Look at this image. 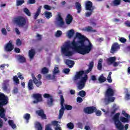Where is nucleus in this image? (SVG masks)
I'll return each instance as SVG.
<instances>
[{
    "instance_id": "nucleus-11",
    "label": "nucleus",
    "mask_w": 130,
    "mask_h": 130,
    "mask_svg": "<svg viewBox=\"0 0 130 130\" xmlns=\"http://www.w3.org/2000/svg\"><path fill=\"white\" fill-rule=\"evenodd\" d=\"M32 97L36 100V101H33V103L35 104L42 101V95L40 93H34L32 94Z\"/></svg>"
},
{
    "instance_id": "nucleus-22",
    "label": "nucleus",
    "mask_w": 130,
    "mask_h": 130,
    "mask_svg": "<svg viewBox=\"0 0 130 130\" xmlns=\"http://www.w3.org/2000/svg\"><path fill=\"white\" fill-rule=\"evenodd\" d=\"M66 64L68 66L69 68H73V67H74V65L75 64V62L70 59H67L66 60Z\"/></svg>"
},
{
    "instance_id": "nucleus-44",
    "label": "nucleus",
    "mask_w": 130,
    "mask_h": 130,
    "mask_svg": "<svg viewBox=\"0 0 130 130\" xmlns=\"http://www.w3.org/2000/svg\"><path fill=\"white\" fill-rule=\"evenodd\" d=\"M62 35V32L60 30H57L55 34L56 37H60Z\"/></svg>"
},
{
    "instance_id": "nucleus-50",
    "label": "nucleus",
    "mask_w": 130,
    "mask_h": 130,
    "mask_svg": "<svg viewBox=\"0 0 130 130\" xmlns=\"http://www.w3.org/2000/svg\"><path fill=\"white\" fill-rule=\"evenodd\" d=\"M77 125L78 126V127L79 128H81V129H83V123L81 122H79L77 123Z\"/></svg>"
},
{
    "instance_id": "nucleus-30",
    "label": "nucleus",
    "mask_w": 130,
    "mask_h": 130,
    "mask_svg": "<svg viewBox=\"0 0 130 130\" xmlns=\"http://www.w3.org/2000/svg\"><path fill=\"white\" fill-rule=\"evenodd\" d=\"M103 62V60L102 59H100L98 61V70L99 71H101L102 70V62Z\"/></svg>"
},
{
    "instance_id": "nucleus-2",
    "label": "nucleus",
    "mask_w": 130,
    "mask_h": 130,
    "mask_svg": "<svg viewBox=\"0 0 130 130\" xmlns=\"http://www.w3.org/2000/svg\"><path fill=\"white\" fill-rule=\"evenodd\" d=\"M87 74L88 73H86V71L80 70L76 72V75L73 78L75 82L78 81V80H80L77 83L79 90H82L85 87V85L88 78Z\"/></svg>"
},
{
    "instance_id": "nucleus-21",
    "label": "nucleus",
    "mask_w": 130,
    "mask_h": 130,
    "mask_svg": "<svg viewBox=\"0 0 130 130\" xmlns=\"http://www.w3.org/2000/svg\"><path fill=\"white\" fill-rule=\"evenodd\" d=\"M27 87L28 90L30 91L34 89V86L33 85V79H30L29 80L27 84Z\"/></svg>"
},
{
    "instance_id": "nucleus-64",
    "label": "nucleus",
    "mask_w": 130,
    "mask_h": 130,
    "mask_svg": "<svg viewBox=\"0 0 130 130\" xmlns=\"http://www.w3.org/2000/svg\"><path fill=\"white\" fill-rule=\"evenodd\" d=\"M45 130H52V129L51 127H50V126H49V125H47L45 128Z\"/></svg>"
},
{
    "instance_id": "nucleus-34",
    "label": "nucleus",
    "mask_w": 130,
    "mask_h": 130,
    "mask_svg": "<svg viewBox=\"0 0 130 130\" xmlns=\"http://www.w3.org/2000/svg\"><path fill=\"white\" fill-rule=\"evenodd\" d=\"M121 3V1L120 0H113V4L114 7H116L117 6H119Z\"/></svg>"
},
{
    "instance_id": "nucleus-36",
    "label": "nucleus",
    "mask_w": 130,
    "mask_h": 130,
    "mask_svg": "<svg viewBox=\"0 0 130 130\" xmlns=\"http://www.w3.org/2000/svg\"><path fill=\"white\" fill-rule=\"evenodd\" d=\"M8 123L11 127H12L14 129L16 128L17 127V126L14 123V121L13 120H9Z\"/></svg>"
},
{
    "instance_id": "nucleus-47",
    "label": "nucleus",
    "mask_w": 130,
    "mask_h": 130,
    "mask_svg": "<svg viewBox=\"0 0 130 130\" xmlns=\"http://www.w3.org/2000/svg\"><path fill=\"white\" fill-rule=\"evenodd\" d=\"M89 11H90V12H86L85 13L86 17H90L91 15H92L93 12L94 11H92V10H89Z\"/></svg>"
},
{
    "instance_id": "nucleus-7",
    "label": "nucleus",
    "mask_w": 130,
    "mask_h": 130,
    "mask_svg": "<svg viewBox=\"0 0 130 130\" xmlns=\"http://www.w3.org/2000/svg\"><path fill=\"white\" fill-rule=\"evenodd\" d=\"M122 114L124 117L121 116L120 117V122H123L125 123V122H129L130 121V115L129 114L126 113L125 111L123 110L122 111Z\"/></svg>"
},
{
    "instance_id": "nucleus-27",
    "label": "nucleus",
    "mask_w": 130,
    "mask_h": 130,
    "mask_svg": "<svg viewBox=\"0 0 130 130\" xmlns=\"http://www.w3.org/2000/svg\"><path fill=\"white\" fill-rule=\"evenodd\" d=\"M41 6H40L38 9L37 11L34 16V19L35 20H36V19H37V18H38V16H39V15L40 14V13H41Z\"/></svg>"
},
{
    "instance_id": "nucleus-1",
    "label": "nucleus",
    "mask_w": 130,
    "mask_h": 130,
    "mask_svg": "<svg viewBox=\"0 0 130 130\" xmlns=\"http://www.w3.org/2000/svg\"><path fill=\"white\" fill-rule=\"evenodd\" d=\"M76 36L78 38V41L76 42L74 40L71 43L70 41L66 42L61 47V52L66 56H72L75 54V51L77 53L85 55V54L90 53L92 50L93 44L88 38L79 32H77Z\"/></svg>"
},
{
    "instance_id": "nucleus-12",
    "label": "nucleus",
    "mask_w": 130,
    "mask_h": 130,
    "mask_svg": "<svg viewBox=\"0 0 130 130\" xmlns=\"http://www.w3.org/2000/svg\"><path fill=\"white\" fill-rule=\"evenodd\" d=\"M5 49L7 52H10L14 49V46L13 45V42L11 41H10L5 47Z\"/></svg>"
},
{
    "instance_id": "nucleus-40",
    "label": "nucleus",
    "mask_w": 130,
    "mask_h": 130,
    "mask_svg": "<svg viewBox=\"0 0 130 130\" xmlns=\"http://www.w3.org/2000/svg\"><path fill=\"white\" fill-rule=\"evenodd\" d=\"M23 11H24V12L26 14V15H27V16H28L29 17L31 16V13L30 12L28 8H24L23 9Z\"/></svg>"
},
{
    "instance_id": "nucleus-55",
    "label": "nucleus",
    "mask_w": 130,
    "mask_h": 130,
    "mask_svg": "<svg viewBox=\"0 0 130 130\" xmlns=\"http://www.w3.org/2000/svg\"><path fill=\"white\" fill-rule=\"evenodd\" d=\"M77 102H78V103H82V102H83V98L81 97L77 98Z\"/></svg>"
},
{
    "instance_id": "nucleus-23",
    "label": "nucleus",
    "mask_w": 130,
    "mask_h": 130,
    "mask_svg": "<svg viewBox=\"0 0 130 130\" xmlns=\"http://www.w3.org/2000/svg\"><path fill=\"white\" fill-rule=\"evenodd\" d=\"M94 67V62L91 61L89 64V67L88 69L85 71L86 74H89L90 72L93 70V67Z\"/></svg>"
},
{
    "instance_id": "nucleus-24",
    "label": "nucleus",
    "mask_w": 130,
    "mask_h": 130,
    "mask_svg": "<svg viewBox=\"0 0 130 130\" xmlns=\"http://www.w3.org/2000/svg\"><path fill=\"white\" fill-rule=\"evenodd\" d=\"M18 60L21 63H24V62H26V58H25L24 56L19 55L18 56Z\"/></svg>"
},
{
    "instance_id": "nucleus-52",
    "label": "nucleus",
    "mask_w": 130,
    "mask_h": 130,
    "mask_svg": "<svg viewBox=\"0 0 130 130\" xmlns=\"http://www.w3.org/2000/svg\"><path fill=\"white\" fill-rule=\"evenodd\" d=\"M70 69L69 68H66L63 70V73L66 74L67 75H68V74L70 73Z\"/></svg>"
},
{
    "instance_id": "nucleus-35",
    "label": "nucleus",
    "mask_w": 130,
    "mask_h": 130,
    "mask_svg": "<svg viewBox=\"0 0 130 130\" xmlns=\"http://www.w3.org/2000/svg\"><path fill=\"white\" fill-rule=\"evenodd\" d=\"M67 126L69 129H74V127H75L74 123L71 122L67 124Z\"/></svg>"
},
{
    "instance_id": "nucleus-48",
    "label": "nucleus",
    "mask_w": 130,
    "mask_h": 130,
    "mask_svg": "<svg viewBox=\"0 0 130 130\" xmlns=\"http://www.w3.org/2000/svg\"><path fill=\"white\" fill-rule=\"evenodd\" d=\"M114 100H115V98L114 97H108V101L109 102H114Z\"/></svg>"
},
{
    "instance_id": "nucleus-5",
    "label": "nucleus",
    "mask_w": 130,
    "mask_h": 130,
    "mask_svg": "<svg viewBox=\"0 0 130 130\" xmlns=\"http://www.w3.org/2000/svg\"><path fill=\"white\" fill-rule=\"evenodd\" d=\"M14 22L16 23L19 27H24V26H26L28 22V19L22 16H19L14 18Z\"/></svg>"
},
{
    "instance_id": "nucleus-16",
    "label": "nucleus",
    "mask_w": 130,
    "mask_h": 130,
    "mask_svg": "<svg viewBox=\"0 0 130 130\" xmlns=\"http://www.w3.org/2000/svg\"><path fill=\"white\" fill-rule=\"evenodd\" d=\"M36 113L39 116L41 117L42 119H46V115L44 114V111L43 110H37L36 111Z\"/></svg>"
},
{
    "instance_id": "nucleus-13",
    "label": "nucleus",
    "mask_w": 130,
    "mask_h": 130,
    "mask_svg": "<svg viewBox=\"0 0 130 130\" xmlns=\"http://www.w3.org/2000/svg\"><path fill=\"white\" fill-rule=\"evenodd\" d=\"M94 7H93V3L91 1H87L85 3L86 11H94Z\"/></svg>"
},
{
    "instance_id": "nucleus-51",
    "label": "nucleus",
    "mask_w": 130,
    "mask_h": 130,
    "mask_svg": "<svg viewBox=\"0 0 130 130\" xmlns=\"http://www.w3.org/2000/svg\"><path fill=\"white\" fill-rule=\"evenodd\" d=\"M44 8L45 10H47L48 11H50V10H51V7L49 5H44Z\"/></svg>"
},
{
    "instance_id": "nucleus-19",
    "label": "nucleus",
    "mask_w": 130,
    "mask_h": 130,
    "mask_svg": "<svg viewBox=\"0 0 130 130\" xmlns=\"http://www.w3.org/2000/svg\"><path fill=\"white\" fill-rule=\"evenodd\" d=\"M116 60V57H110L109 58H107L106 60L107 63L109 66H110V64H112L114 61Z\"/></svg>"
},
{
    "instance_id": "nucleus-6",
    "label": "nucleus",
    "mask_w": 130,
    "mask_h": 130,
    "mask_svg": "<svg viewBox=\"0 0 130 130\" xmlns=\"http://www.w3.org/2000/svg\"><path fill=\"white\" fill-rule=\"evenodd\" d=\"M32 79L33 80V82L34 84L37 86L38 87H40L41 85H42V82L41 81V78H42V76L41 74H39L38 75V79L35 77L34 74H31Z\"/></svg>"
},
{
    "instance_id": "nucleus-8",
    "label": "nucleus",
    "mask_w": 130,
    "mask_h": 130,
    "mask_svg": "<svg viewBox=\"0 0 130 130\" xmlns=\"http://www.w3.org/2000/svg\"><path fill=\"white\" fill-rule=\"evenodd\" d=\"M43 97L44 98H48L47 100V104L48 105L49 107L53 106V101H54V100L53 99V96H52V95H51L49 93H44Z\"/></svg>"
},
{
    "instance_id": "nucleus-3",
    "label": "nucleus",
    "mask_w": 130,
    "mask_h": 130,
    "mask_svg": "<svg viewBox=\"0 0 130 130\" xmlns=\"http://www.w3.org/2000/svg\"><path fill=\"white\" fill-rule=\"evenodd\" d=\"M60 105L61 108L59 111V115L58 116V119H61L62 118V116H63V114H64V110L66 109L67 110H72L73 109V106L69 105H64V98H63V95H60Z\"/></svg>"
},
{
    "instance_id": "nucleus-43",
    "label": "nucleus",
    "mask_w": 130,
    "mask_h": 130,
    "mask_svg": "<svg viewBox=\"0 0 130 130\" xmlns=\"http://www.w3.org/2000/svg\"><path fill=\"white\" fill-rule=\"evenodd\" d=\"M59 73V70H58V67H55L53 71V75H56Z\"/></svg>"
},
{
    "instance_id": "nucleus-53",
    "label": "nucleus",
    "mask_w": 130,
    "mask_h": 130,
    "mask_svg": "<svg viewBox=\"0 0 130 130\" xmlns=\"http://www.w3.org/2000/svg\"><path fill=\"white\" fill-rule=\"evenodd\" d=\"M17 75H18V78H19V79H20V80H24V77H23V76H22V74L20 72L17 73Z\"/></svg>"
},
{
    "instance_id": "nucleus-31",
    "label": "nucleus",
    "mask_w": 130,
    "mask_h": 130,
    "mask_svg": "<svg viewBox=\"0 0 130 130\" xmlns=\"http://www.w3.org/2000/svg\"><path fill=\"white\" fill-rule=\"evenodd\" d=\"M74 34H75V30L74 29H70L68 32V36L69 38H72L73 36H74Z\"/></svg>"
},
{
    "instance_id": "nucleus-33",
    "label": "nucleus",
    "mask_w": 130,
    "mask_h": 130,
    "mask_svg": "<svg viewBox=\"0 0 130 130\" xmlns=\"http://www.w3.org/2000/svg\"><path fill=\"white\" fill-rule=\"evenodd\" d=\"M31 118L30 114L26 113L24 115L23 118L26 120V122H29V119Z\"/></svg>"
},
{
    "instance_id": "nucleus-10",
    "label": "nucleus",
    "mask_w": 130,
    "mask_h": 130,
    "mask_svg": "<svg viewBox=\"0 0 130 130\" xmlns=\"http://www.w3.org/2000/svg\"><path fill=\"white\" fill-rule=\"evenodd\" d=\"M96 111L97 108L94 106L87 107L84 109L85 113H87V114H92V113H94Z\"/></svg>"
},
{
    "instance_id": "nucleus-32",
    "label": "nucleus",
    "mask_w": 130,
    "mask_h": 130,
    "mask_svg": "<svg viewBox=\"0 0 130 130\" xmlns=\"http://www.w3.org/2000/svg\"><path fill=\"white\" fill-rule=\"evenodd\" d=\"M13 80L16 85H19V84H20V80H19V78L17 75L13 77Z\"/></svg>"
},
{
    "instance_id": "nucleus-59",
    "label": "nucleus",
    "mask_w": 130,
    "mask_h": 130,
    "mask_svg": "<svg viewBox=\"0 0 130 130\" xmlns=\"http://www.w3.org/2000/svg\"><path fill=\"white\" fill-rule=\"evenodd\" d=\"M120 62H115V61L113 63V66L114 67V68H116V67L118 66Z\"/></svg>"
},
{
    "instance_id": "nucleus-60",
    "label": "nucleus",
    "mask_w": 130,
    "mask_h": 130,
    "mask_svg": "<svg viewBox=\"0 0 130 130\" xmlns=\"http://www.w3.org/2000/svg\"><path fill=\"white\" fill-rule=\"evenodd\" d=\"M14 51L16 53H20V52H21V50L20 49H19V48H15L14 49Z\"/></svg>"
},
{
    "instance_id": "nucleus-20",
    "label": "nucleus",
    "mask_w": 130,
    "mask_h": 130,
    "mask_svg": "<svg viewBox=\"0 0 130 130\" xmlns=\"http://www.w3.org/2000/svg\"><path fill=\"white\" fill-rule=\"evenodd\" d=\"M36 53V52H35V50H34V49H31L29 50L28 55L29 56L30 59H33L34 56H35Z\"/></svg>"
},
{
    "instance_id": "nucleus-54",
    "label": "nucleus",
    "mask_w": 130,
    "mask_h": 130,
    "mask_svg": "<svg viewBox=\"0 0 130 130\" xmlns=\"http://www.w3.org/2000/svg\"><path fill=\"white\" fill-rule=\"evenodd\" d=\"M119 41H120L121 43H125V42H126V40L124 38H121L119 39Z\"/></svg>"
},
{
    "instance_id": "nucleus-15",
    "label": "nucleus",
    "mask_w": 130,
    "mask_h": 130,
    "mask_svg": "<svg viewBox=\"0 0 130 130\" xmlns=\"http://www.w3.org/2000/svg\"><path fill=\"white\" fill-rule=\"evenodd\" d=\"M73 20H74L73 16L70 14H68L65 19L67 25H70V24H72Z\"/></svg>"
},
{
    "instance_id": "nucleus-46",
    "label": "nucleus",
    "mask_w": 130,
    "mask_h": 130,
    "mask_svg": "<svg viewBox=\"0 0 130 130\" xmlns=\"http://www.w3.org/2000/svg\"><path fill=\"white\" fill-rule=\"evenodd\" d=\"M51 123H52V125H53L54 126L57 127L59 125L58 124V121H52L51 122Z\"/></svg>"
},
{
    "instance_id": "nucleus-4",
    "label": "nucleus",
    "mask_w": 130,
    "mask_h": 130,
    "mask_svg": "<svg viewBox=\"0 0 130 130\" xmlns=\"http://www.w3.org/2000/svg\"><path fill=\"white\" fill-rule=\"evenodd\" d=\"M120 115V113H117L113 117V120L114 121L115 127L118 130H127L128 128V124H126L124 125L119 120L120 118H119Z\"/></svg>"
},
{
    "instance_id": "nucleus-14",
    "label": "nucleus",
    "mask_w": 130,
    "mask_h": 130,
    "mask_svg": "<svg viewBox=\"0 0 130 130\" xmlns=\"http://www.w3.org/2000/svg\"><path fill=\"white\" fill-rule=\"evenodd\" d=\"M119 48H120V47L119 46V45H118V43H114L111 47V49L110 50L111 53H114L115 51H117V50H118Z\"/></svg>"
},
{
    "instance_id": "nucleus-49",
    "label": "nucleus",
    "mask_w": 130,
    "mask_h": 130,
    "mask_svg": "<svg viewBox=\"0 0 130 130\" xmlns=\"http://www.w3.org/2000/svg\"><path fill=\"white\" fill-rule=\"evenodd\" d=\"M16 43L17 46H21V45H22V42L21 41V40H20V39H18L16 40Z\"/></svg>"
},
{
    "instance_id": "nucleus-57",
    "label": "nucleus",
    "mask_w": 130,
    "mask_h": 130,
    "mask_svg": "<svg viewBox=\"0 0 130 130\" xmlns=\"http://www.w3.org/2000/svg\"><path fill=\"white\" fill-rule=\"evenodd\" d=\"M91 80H92L93 82H95V81H97V78L96 77V76L92 75L91 76Z\"/></svg>"
},
{
    "instance_id": "nucleus-42",
    "label": "nucleus",
    "mask_w": 130,
    "mask_h": 130,
    "mask_svg": "<svg viewBox=\"0 0 130 130\" xmlns=\"http://www.w3.org/2000/svg\"><path fill=\"white\" fill-rule=\"evenodd\" d=\"M42 74H43L44 75H45V74H48V69H47V68L46 67H44L42 69Z\"/></svg>"
},
{
    "instance_id": "nucleus-29",
    "label": "nucleus",
    "mask_w": 130,
    "mask_h": 130,
    "mask_svg": "<svg viewBox=\"0 0 130 130\" xmlns=\"http://www.w3.org/2000/svg\"><path fill=\"white\" fill-rule=\"evenodd\" d=\"M44 14L47 19H50L52 17V13L50 12L45 11Z\"/></svg>"
},
{
    "instance_id": "nucleus-62",
    "label": "nucleus",
    "mask_w": 130,
    "mask_h": 130,
    "mask_svg": "<svg viewBox=\"0 0 130 130\" xmlns=\"http://www.w3.org/2000/svg\"><path fill=\"white\" fill-rule=\"evenodd\" d=\"M13 92L14 94H17L18 92V88H17V87L14 88L13 90Z\"/></svg>"
},
{
    "instance_id": "nucleus-26",
    "label": "nucleus",
    "mask_w": 130,
    "mask_h": 130,
    "mask_svg": "<svg viewBox=\"0 0 130 130\" xmlns=\"http://www.w3.org/2000/svg\"><path fill=\"white\" fill-rule=\"evenodd\" d=\"M85 31H86V32H97V30H96V29H93V27L90 26L86 27L85 28Z\"/></svg>"
},
{
    "instance_id": "nucleus-56",
    "label": "nucleus",
    "mask_w": 130,
    "mask_h": 130,
    "mask_svg": "<svg viewBox=\"0 0 130 130\" xmlns=\"http://www.w3.org/2000/svg\"><path fill=\"white\" fill-rule=\"evenodd\" d=\"M95 114L97 116H101L102 113H101V111L96 110L95 112Z\"/></svg>"
},
{
    "instance_id": "nucleus-61",
    "label": "nucleus",
    "mask_w": 130,
    "mask_h": 130,
    "mask_svg": "<svg viewBox=\"0 0 130 130\" xmlns=\"http://www.w3.org/2000/svg\"><path fill=\"white\" fill-rule=\"evenodd\" d=\"M2 34H4V35H7V30L6 29V28H2Z\"/></svg>"
},
{
    "instance_id": "nucleus-25",
    "label": "nucleus",
    "mask_w": 130,
    "mask_h": 130,
    "mask_svg": "<svg viewBox=\"0 0 130 130\" xmlns=\"http://www.w3.org/2000/svg\"><path fill=\"white\" fill-rule=\"evenodd\" d=\"M75 6L76 9L77 10V13L80 14L82 11V7L81 6V4H80L79 2H76L75 3Z\"/></svg>"
},
{
    "instance_id": "nucleus-41",
    "label": "nucleus",
    "mask_w": 130,
    "mask_h": 130,
    "mask_svg": "<svg viewBox=\"0 0 130 130\" xmlns=\"http://www.w3.org/2000/svg\"><path fill=\"white\" fill-rule=\"evenodd\" d=\"M89 23L90 24V25H92L93 27H95V26L97 25V23H96L95 20L93 18L90 19Z\"/></svg>"
},
{
    "instance_id": "nucleus-39",
    "label": "nucleus",
    "mask_w": 130,
    "mask_h": 130,
    "mask_svg": "<svg viewBox=\"0 0 130 130\" xmlns=\"http://www.w3.org/2000/svg\"><path fill=\"white\" fill-rule=\"evenodd\" d=\"M78 95L80 96V97L84 98L85 96H86V91L84 90H81L79 92Z\"/></svg>"
},
{
    "instance_id": "nucleus-17",
    "label": "nucleus",
    "mask_w": 130,
    "mask_h": 130,
    "mask_svg": "<svg viewBox=\"0 0 130 130\" xmlns=\"http://www.w3.org/2000/svg\"><path fill=\"white\" fill-rule=\"evenodd\" d=\"M106 96L107 97H113V96H114V91L113 89L111 88H108L106 91Z\"/></svg>"
},
{
    "instance_id": "nucleus-38",
    "label": "nucleus",
    "mask_w": 130,
    "mask_h": 130,
    "mask_svg": "<svg viewBox=\"0 0 130 130\" xmlns=\"http://www.w3.org/2000/svg\"><path fill=\"white\" fill-rule=\"evenodd\" d=\"M24 3H25V1L24 0H16L17 7H19V6H22V4Z\"/></svg>"
},
{
    "instance_id": "nucleus-58",
    "label": "nucleus",
    "mask_w": 130,
    "mask_h": 130,
    "mask_svg": "<svg viewBox=\"0 0 130 130\" xmlns=\"http://www.w3.org/2000/svg\"><path fill=\"white\" fill-rule=\"evenodd\" d=\"M124 24L126 27H130V21L127 20L125 22Z\"/></svg>"
},
{
    "instance_id": "nucleus-63",
    "label": "nucleus",
    "mask_w": 130,
    "mask_h": 130,
    "mask_svg": "<svg viewBox=\"0 0 130 130\" xmlns=\"http://www.w3.org/2000/svg\"><path fill=\"white\" fill-rule=\"evenodd\" d=\"M37 37L38 38V40L39 41H41V40H42V38L41 37V35H39V34H38L37 35Z\"/></svg>"
},
{
    "instance_id": "nucleus-9",
    "label": "nucleus",
    "mask_w": 130,
    "mask_h": 130,
    "mask_svg": "<svg viewBox=\"0 0 130 130\" xmlns=\"http://www.w3.org/2000/svg\"><path fill=\"white\" fill-rule=\"evenodd\" d=\"M9 102V98L6 96L4 93H0V108L4 105H7Z\"/></svg>"
},
{
    "instance_id": "nucleus-37",
    "label": "nucleus",
    "mask_w": 130,
    "mask_h": 130,
    "mask_svg": "<svg viewBox=\"0 0 130 130\" xmlns=\"http://www.w3.org/2000/svg\"><path fill=\"white\" fill-rule=\"evenodd\" d=\"M35 126L38 130H42V125L39 122H37Z\"/></svg>"
},
{
    "instance_id": "nucleus-28",
    "label": "nucleus",
    "mask_w": 130,
    "mask_h": 130,
    "mask_svg": "<svg viewBox=\"0 0 130 130\" xmlns=\"http://www.w3.org/2000/svg\"><path fill=\"white\" fill-rule=\"evenodd\" d=\"M106 78L104 77L103 75V74H101V75L99 77V81L100 83H104V82H106Z\"/></svg>"
},
{
    "instance_id": "nucleus-18",
    "label": "nucleus",
    "mask_w": 130,
    "mask_h": 130,
    "mask_svg": "<svg viewBox=\"0 0 130 130\" xmlns=\"http://www.w3.org/2000/svg\"><path fill=\"white\" fill-rule=\"evenodd\" d=\"M57 21L58 25L59 27H62V26L64 25V21H63V19H62V17H61L60 14H58Z\"/></svg>"
},
{
    "instance_id": "nucleus-45",
    "label": "nucleus",
    "mask_w": 130,
    "mask_h": 130,
    "mask_svg": "<svg viewBox=\"0 0 130 130\" xmlns=\"http://www.w3.org/2000/svg\"><path fill=\"white\" fill-rule=\"evenodd\" d=\"M36 3V0H27V5H34Z\"/></svg>"
}]
</instances>
